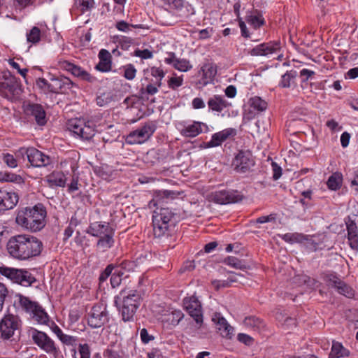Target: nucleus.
Returning a JSON list of instances; mask_svg holds the SVG:
<instances>
[{"mask_svg":"<svg viewBox=\"0 0 358 358\" xmlns=\"http://www.w3.org/2000/svg\"><path fill=\"white\" fill-rule=\"evenodd\" d=\"M45 182L52 188L64 187L66 185V178L62 171H53L45 177Z\"/></svg>","mask_w":358,"mask_h":358,"instance_id":"nucleus-28","label":"nucleus"},{"mask_svg":"<svg viewBox=\"0 0 358 358\" xmlns=\"http://www.w3.org/2000/svg\"><path fill=\"white\" fill-rule=\"evenodd\" d=\"M350 352L343 347L341 343L333 341L329 358H340L349 357Z\"/></svg>","mask_w":358,"mask_h":358,"instance_id":"nucleus-32","label":"nucleus"},{"mask_svg":"<svg viewBox=\"0 0 358 358\" xmlns=\"http://www.w3.org/2000/svg\"><path fill=\"white\" fill-rule=\"evenodd\" d=\"M19 196L13 191L0 189V212L13 209L18 203Z\"/></svg>","mask_w":358,"mask_h":358,"instance_id":"nucleus-20","label":"nucleus"},{"mask_svg":"<svg viewBox=\"0 0 358 358\" xmlns=\"http://www.w3.org/2000/svg\"><path fill=\"white\" fill-rule=\"evenodd\" d=\"M123 272L116 268L114 273L112 274L110 278V283L113 287H116L121 283V275H123Z\"/></svg>","mask_w":358,"mask_h":358,"instance_id":"nucleus-48","label":"nucleus"},{"mask_svg":"<svg viewBox=\"0 0 358 358\" xmlns=\"http://www.w3.org/2000/svg\"><path fill=\"white\" fill-rule=\"evenodd\" d=\"M243 324L246 327L251 328L254 331H260L264 327V322L255 316L246 317Z\"/></svg>","mask_w":358,"mask_h":358,"instance_id":"nucleus-35","label":"nucleus"},{"mask_svg":"<svg viewBox=\"0 0 358 358\" xmlns=\"http://www.w3.org/2000/svg\"><path fill=\"white\" fill-rule=\"evenodd\" d=\"M173 67L180 71L186 72L190 70L192 66L190 64L189 60L186 59H178L173 64Z\"/></svg>","mask_w":358,"mask_h":358,"instance_id":"nucleus-41","label":"nucleus"},{"mask_svg":"<svg viewBox=\"0 0 358 358\" xmlns=\"http://www.w3.org/2000/svg\"><path fill=\"white\" fill-rule=\"evenodd\" d=\"M26 155L30 164L35 167L47 166L50 164V157L35 148H20L16 152L17 157Z\"/></svg>","mask_w":358,"mask_h":358,"instance_id":"nucleus-7","label":"nucleus"},{"mask_svg":"<svg viewBox=\"0 0 358 358\" xmlns=\"http://www.w3.org/2000/svg\"><path fill=\"white\" fill-rule=\"evenodd\" d=\"M142 301L141 294L134 289L124 288L115 296L114 303L124 322L134 320Z\"/></svg>","mask_w":358,"mask_h":358,"instance_id":"nucleus-2","label":"nucleus"},{"mask_svg":"<svg viewBox=\"0 0 358 358\" xmlns=\"http://www.w3.org/2000/svg\"><path fill=\"white\" fill-rule=\"evenodd\" d=\"M172 9H180L183 6V0H164Z\"/></svg>","mask_w":358,"mask_h":358,"instance_id":"nucleus-59","label":"nucleus"},{"mask_svg":"<svg viewBox=\"0 0 358 358\" xmlns=\"http://www.w3.org/2000/svg\"><path fill=\"white\" fill-rule=\"evenodd\" d=\"M113 101V96L109 92H104L98 96L96 99V104L99 106H104Z\"/></svg>","mask_w":358,"mask_h":358,"instance_id":"nucleus-45","label":"nucleus"},{"mask_svg":"<svg viewBox=\"0 0 358 358\" xmlns=\"http://www.w3.org/2000/svg\"><path fill=\"white\" fill-rule=\"evenodd\" d=\"M296 76L297 73L296 71H287L286 73L282 76L280 85L282 87H290L292 84L294 83V79Z\"/></svg>","mask_w":358,"mask_h":358,"instance_id":"nucleus-38","label":"nucleus"},{"mask_svg":"<svg viewBox=\"0 0 358 358\" xmlns=\"http://www.w3.org/2000/svg\"><path fill=\"white\" fill-rule=\"evenodd\" d=\"M159 87L157 85H155V82L154 84H149L146 86L145 89L142 88L141 90V94H144L145 93L149 94V95H154L158 92Z\"/></svg>","mask_w":358,"mask_h":358,"instance_id":"nucleus-56","label":"nucleus"},{"mask_svg":"<svg viewBox=\"0 0 358 358\" xmlns=\"http://www.w3.org/2000/svg\"><path fill=\"white\" fill-rule=\"evenodd\" d=\"M0 274L13 282L24 287L31 286L36 282L35 277L28 271L0 266Z\"/></svg>","mask_w":358,"mask_h":358,"instance_id":"nucleus-5","label":"nucleus"},{"mask_svg":"<svg viewBox=\"0 0 358 358\" xmlns=\"http://www.w3.org/2000/svg\"><path fill=\"white\" fill-rule=\"evenodd\" d=\"M59 65L61 69L70 72L73 76L78 78L82 80L88 82L91 84H93L97 81V79L95 76L91 75L89 72L84 70L81 67L75 65L74 64L68 61H60Z\"/></svg>","mask_w":358,"mask_h":358,"instance_id":"nucleus-17","label":"nucleus"},{"mask_svg":"<svg viewBox=\"0 0 358 358\" xmlns=\"http://www.w3.org/2000/svg\"><path fill=\"white\" fill-rule=\"evenodd\" d=\"M183 84V78L182 76H177L174 74L168 80V86L169 88L176 90Z\"/></svg>","mask_w":358,"mask_h":358,"instance_id":"nucleus-43","label":"nucleus"},{"mask_svg":"<svg viewBox=\"0 0 358 358\" xmlns=\"http://www.w3.org/2000/svg\"><path fill=\"white\" fill-rule=\"evenodd\" d=\"M114 266L112 264L108 265L99 275L100 282H104L110 275H112Z\"/></svg>","mask_w":358,"mask_h":358,"instance_id":"nucleus-53","label":"nucleus"},{"mask_svg":"<svg viewBox=\"0 0 358 358\" xmlns=\"http://www.w3.org/2000/svg\"><path fill=\"white\" fill-rule=\"evenodd\" d=\"M313 71L306 69H301L299 73L301 90L308 97H310L313 94Z\"/></svg>","mask_w":358,"mask_h":358,"instance_id":"nucleus-27","label":"nucleus"},{"mask_svg":"<svg viewBox=\"0 0 358 358\" xmlns=\"http://www.w3.org/2000/svg\"><path fill=\"white\" fill-rule=\"evenodd\" d=\"M212 321L222 337L231 338L234 332V328L228 324L227 321L220 313L213 314Z\"/></svg>","mask_w":358,"mask_h":358,"instance_id":"nucleus-23","label":"nucleus"},{"mask_svg":"<svg viewBox=\"0 0 358 358\" xmlns=\"http://www.w3.org/2000/svg\"><path fill=\"white\" fill-rule=\"evenodd\" d=\"M247 21L255 29H257L264 24V19L262 17L260 12L257 10H255L252 15L248 16Z\"/></svg>","mask_w":358,"mask_h":358,"instance_id":"nucleus-36","label":"nucleus"},{"mask_svg":"<svg viewBox=\"0 0 358 358\" xmlns=\"http://www.w3.org/2000/svg\"><path fill=\"white\" fill-rule=\"evenodd\" d=\"M22 325V321L18 315L7 313L0 321L1 337L3 340L10 338L15 334V331L20 329Z\"/></svg>","mask_w":358,"mask_h":358,"instance_id":"nucleus-10","label":"nucleus"},{"mask_svg":"<svg viewBox=\"0 0 358 358\" xmlns=\"http://www.w3.org/2000/svg\"><path fill=\"white\" fill-rule=\"evenodd\" d=\"M8 293V289L6 285L0 282V312L2 310L5 299Z\"/></svg>","mask_w":358,"mask_h":358,"instance_id":"nucleus-52","label":"nucleus"},{"mask_svg":"<svg viewBox=\"0 0 358 358\" xmlns=\"http://www.w3.org/2000/svg\"><path fill=\"white\" fill-rule=\"evenodd\" d=\"M178 193L173 191H159L157 193L155 198L150 201V205L153 203L154 206H162L164 203H168L169 201L174 199L178 196ZM173 216V213L169 208L161 207L160 209L157 208L154 211L152 219H159V222H163L168 224V225H171L170 222L171 221Z\"/></svg>","mask_w":358,"mask_h":358,"instance_id":"nucleus-4","label":"nucleus"},{"mask_svg":"<svg viewBox=\"0 0 358 358\" xmlns=\"http://www.w3.org/2000/svg\"><path fill=\"white\" fill-rule=\"evenodd\" d=\"M202 71L203 73V76L207 77H213L215 74V70L214 68L210 65H205L202 67Z\"/></svg>","mask_w":358,"mask_h":358,"instance_id":"nucleus-63","label":"nucleus"},{"mask_svg":"<svg viewBox=\"0 0 358 358\" xmlns=\"http://www.w3.org/2000/svg\"><path fill=\"white\" fill-rule=\"evenodd\" d=\"M94 6V0H75L74 6L79 9L81 13L92 9Z\"/></svg>","mask_w":358,"mask_h":358,"instance_id":"nucleus-37","label":"nucleus"},{"mask_svg":"<svg viewBox=\"0 0 358 358\" xmlns=\"http://www.w3.org/2000/svg\"><path fill=\"white\" fill-rule=\"evenodd\" d=\"M41 38V31L36 27H34L27 34V41L32 43H36L39 41Z\"/></svg>","mask_w":358,"mask_h":358,"instance_id":"nucleus-44","label":"nucleus"},{"mask_svg":"<svg viewBox=\"0 0 358 358\" xmlns=\"http://www.w3.org/2000/svg\"><path fill=\"white\" fill-rule=\"evenodd\" d=\"M68 129L83 140H90L95 134L94 127L80 119H71L67 122Z\"/></svg>","mask_w":358,"mask_h":358,"instance_id":"nucleus-11","label":"nucleus"},{"mask_svg":"<svg viewBox=\"0 0 358 358\" xmlns=\"http://www.w3.org/2000/svg\"><path fill=\"white\" fill-rule=\"evenodd\" d=\"M358 77V67L350 69L345 75V78L355 79Z\"/></svg>","mask_w":358,"mask_h":358,"instance_id":"nucleus-64","label":"nucleus"},{"mask_svg":"<svg viewBox=\"0 0 358 358\" xmlns=\"http://www.w3.org/2000/svg\"><path fill=\"white\" fill-rule=\"evenodd\" d=\"M3 162L10 168H15L17 166V159L13 155L4 154L3 157Z\"/></svg>","mask_w":358,"mask_h":358,"instance_id":"nucleus-49","label":"nucleus"},{"mask_svg":"<svg viewBox=\"0 0 358 358\" xmlns=\"http://www.w3.org/2000/svg\"><path fill=\"white\" fill-rule=\"evenodd\" d=\"M211 284L216 290H219L222 288L229 287L230 286V282L226 280H212Z\"/></svg>","mask_w":358,"mask_h":358,"instance_id":"nucleus-50","label":"nucleus"},{"mask_svg":"<svg viewBox=\"0 0 358 358\" xmlns=\"http://www.w3.org/2000/svg\"><path fill=\"white\" fill-rule=\"evenodd\" d=\"M73 83L66 77L52 78L50 85V92L52 93H66L70 90Z\"/></svg>","mask_w":358,"mask_h":358,"instance_id":"nucleus-26","label":"nucleus"},{"mask_svg":"<svg viewBox=\"0 0 358 358\" xmlns=\"http://www.w3.org/2000/svg\"><path fill=\"white\" fill-rule=\"evenodd\" d=\"M170 316L171 319L169 318V320H171L172 324L176 325L182 319L184 315L180 310H174L171 313Z\"/></svg>","mask_w":358,"mask_h":358,"instance_id":"nucleus-54","label":"nucleus"},{"mask_svg":"<svg viewBox=\"0 0 358 358\" xmlns=\"http://www.w3.org/2000/svg\"><path fill=\"white\" fill-rule=\"evenodd\" d=\"M250 106L257 111H263L267 108V103L259 96H255L250 100Z\"/></svg>","mask_w":358,"mask_h":358,"instance_id":"nucleus-40","label":"nucleus"},{"mask_svg":"<svg viewBox=\"0 0 358 358\" xmlns=\"http://www.w3.org/2000/svg\"><path fill=\"white\" fill-rule=\"evenodd\" d=\"M150 73L153 77L156 78L155 85L161 87L162 80L165 76L164 71L160 68L153 66L150 69Z\"/></svg>","mask_w":358,"mask_h":358,"instance_id":"nucleus-42","label":"nucleus"},{"mask_svg":"<svg viewBox=\"0 0 358 358\" xmlns=\"http://www.w3.org/2000/svg\"><path fill=\"white\" fill-rule=\"evenodd\" d=\"M29 335L31 337L34 343L46 353L53 355L58 354L59 350L54 341L45 333L36 329H31L29 331Z\"/></svg>","mask_w":358,"mask_h":358,"instance_id":"nucleus-8","label":"nucleus"},{"mask_svg":"<svg viewBox=\"0 0 358 358\" xmlns=\"http://www.w3.org/2000/svg\"><path fill=\"white\" fill-rule=\"evenodd\" d=\"M99 62L96 64L95 69L101 72H108L111 70V55L105 50L101 49L99 52Z\"/></svg>","mask_w":358,"mask_h":358,"instance_id":"nucleus-29","label":"nucleus"},{"mask_svg":"<svg viewBox=\"0 0 358 358\" xmlns=\"http://www.w3.org/2000/svg\"><path fill=\"white\" fill-rule=\"evenodd\" d=\"M46 210L41 203L20 209L16 216L18 225L31 231L41 230L45 225Z\"/></svg>","mask_w":358,"mask_h":358,"instance_id":"nucleus-3","label":"nucleus"},{"mask_svg":"<svg viewBox=\"0 0 358 358\" xmlns=\"http://www.w3.org/2000/svg\"><path fill=\"white\" fill-rule=\"evenodd\" d=\"M208 106L213 111L221 112L228 107L229 103L223 96L214 95L208 99Z\"/></svg>","mask_w":358,"mask_h":358,"instance_id":"nucleus-30","label":"nucleus"},{"mask_svg":"<svg viewBox=\"0 0 358 358\" xmlns=\"http://www.w3.org/2000/svg\"><path fill=\"white\" fill-rule=\"evenodd\" d=\"M243 196L236 190H221L212 192L209 200L218 204H228L242 201Z\"/></svg>","mask_w":358,"mask_h":358,"instance_id":"nucleus-14","label":"nucleus"},{"mask_svg":"<svg viewBox=\"0 0 358 358\" xmlns=\"http://www.w3.org/2000/svg\"><path fill=\"white\" fill-rule=\"evenodd\" d=\"M24 113L27 115L32 117L39 126L47 123L46 113L43 107L38 103H28L24 106Z\"/></svg>","mask_w":358,"mask_h":358,"instance_id":"nucleus-19","label":"nucleus"},{"mask_svg":"<svg viewBox=\"0 0 358 358\" xmlns=\"http://www.w3.org/2000/svg\"><path fill=\"white\" fill-rule=\"evenodd\" d=\"M136 266V265L135 264V263L134 262L124 261L120 264V267L117 268V270H120L121 271H122V270H125L127 271H134Z\"/></svg>","mask_w":358,"mask_h":358,"instance_id":"nucleus-55","label":"nucleus"},{"mask_svg":"<svg viewBox=\"0 0 358 358\" xmlns=\"http://www.w3.org/2000/svg\"><path fill=\"white\" fill-rule=\"evenodd\" d=\"M103 356L106 358H124L120 350H116L114 347L107 348Z\"/></svg>","mask_w":358,"mask_h":358,"instance_id":"nucleus-47","label":"nucleus"},{"mask_svg":"<svg viewBox=\"0 0 358 358\" xmlns=\"http://www.w3.org/2000/svg\"><path fill=\"white\" fill-rule=\"evenodd\" d=\"M255 165L252 155L249 151H239L232 161L231 166L237 173H246Z\"/></svg>","mask_w":358,"mask_h":358,"instance_id":"nucleus-15","label":"nucleus"},{"mask_svg":"<svg viewBox=\"0 0 358 358\" xmlns=\"http://www.w3.org/2000/svg\"><path fill=\"white\" fill-rule=\"evenodd\" d=\"M124 70V77L129 80H132L136 77V69L131 64H127L122 67Z\"/></svg>","mask_w":358,"mask_h":358,"instance_id":"nucleus-46","label":"nucleus"},{"mask_svg":"<svg viewBox=\"0 0 358 358\" xmlns=\"http://www.w3.org/2000/svg\"><path fill=\"white\" fill-rule=\"evenodd\" d=\"M157 127L155 123L149 122L142 127L131 131L126 138L129 144H141L147 141L153 135Z\"/></svg>","mask_w":358,"mask_h":358,"instance_id":"nucleus-9","label":"nucleus"},{"mask_svg":"<svg viewBox=\"0 0 358 358\" xmlns=\"http://www.w3.org/2000/svg\"><path fill=\"white\" fill-rule=\"evenodd\" d=\"M43 243L38 238L29 234L11 236L6 243L8 255L17 260H27L41 255Z\"/></svg>","mask_w":358,"mask_h":358,"instance_id":"nucleus-1","label":"nucleus"},{"mask_svg":"<svg viewBox=\"0 0 358 358\" xmlns=\"http://www.w3.org/2000/svg\"><path fill=\"white\" fill-rule=\"evenodd\" d=\"M328 285L335 288L337 292L345 296L352 299L355 296V290L344 281L340 279L336 273H328L324 277Z\"/></svg>","mask_w":358,"mask_h":358,"instance_id":"nucleus-16","label":"nucleus"},{"mask_svg":"<svg viewBox=\"0 0 358 358\" xmlns=\"http://www.w3.org/2000/svg\"><path fill=\"white\" fill-rule=\"evenodd\" d=\"M348 231V240L351 249L358 251V228L355 222L350 216L345 218Z\"/></svg>","mask_w":358,"mask_h":358,"instance_id":"nucleus-22","label":"nucleus"},{"mask_svg":"<svg viewBox=\"0 0 358 358\" xmlns=\"http://www.w3.org/2000/svg\"><path fill=\"white\" fill-rule=\"evenodd\" d=\"M135 55L142 59H150L152 57V52L148 50V49H145L143 50H136L135 51Z\"/></svg>","mask_w":358,"mask_h":358,"instance_id":"nucleus-61","label":"nucleus"},{"mask_svg":"<svg viewBox=\"0 0 358 358\" xmlns=\"http://www.w3.org/2000/svg\"><path fill=\"white\" fill-rule=\"evenodd\" d=\"M238 340L246 345H251L253 343V338L245 334H239L238 335Z\"/></svg>","mask_w":358,"mask_h":358,"instance_id":"nucleus-60","label":"nucleus"},{"mask_svg":"<svg viewBox=\"0 0 358 358\" xmlns=\"http://www.w3.org/2000/svg\"><path fill=\"white\" fill-rule=\"evenodd\" d=\"M114 234L115 231L99 238L96 245L97 249L101 252H106L113 247L115 243Z\"/></svg>","mask_w":358,"mask_h":358,"instance_id":"nucleus-33","label":"nucleus"},{"mask_svg":"<svg viewBox=\"0 0 358 358\" xmlns=\"http://www.w3.org/2000/svg\"><path fill=\"white\" fill-rule=\"evenodd\" d=\"M183 306L196 324L201 325L203 322L201 304L196 297L191 296L183 299Z\"/></svg>","mask_w":358,"mask_h":358,"instance_id":"nucleus-18","label":"nucleus"},{"mask_svg":"<svg viewBox=\"0 0 358 358\" xmlns=\"http://www.w3.org/2000/svg\"><path fill=\"white\" fill-rule=\"evenodd\" d=\"M178 127L180 134L187 138H194L202 132L209 131L206 124L199 121L182 122L178 124Z\"/></svg>","mask_w":358,"mask_h":358,"instance_id":"nucleus-13","label":"nucleus"},{"mask_svg":"<svg viewBox=\"0 0 358 358\" xmlns=\"http://www.w3.org/2000/svg\"><path fill=\"white\" fill-rule=\"evenodd\" d=\"M59 338L64 344L67 345H73L77 341L76 337L64 334V333L62 334V336H61Z\"/></svg>","mask_w":358,"mask_h":358,"instance_id":"nucleus-51","label":"nucleus"},{"mask_svg":"<svg viewBox=\"0 0 358 358\" xmlns=\"http://www.w3.org/2000/svg\"><path fill=\"white\" fill-rule=\"evenodd\" d=\"M224 263L236 269L244 270L246 268V265L244 262L238 259L235 257H228L224 259Z\"/></svg>","mask_w":358,"mask_h":358,"instance_id":"nucleus-39","label":"nucleus"},{"mask_svg":"<svg viewBox=\"0 0 358 358\" xmlns=\"http://www.w3.org/2000/svg\"><path fill=\"white\" fill-rule=\"evenodd\" d=\"M280 49V44L276 41L263 43L254 47L249 51L251 56H268L278 52Z\"/></svg>","mask_w":358,"mask_h":358,"instance_id":"nucleus-21","label":"nucleus"},{"mask_svg":"<svg viewBox=\"0 0 358 358\" xmlns=\"http://www.w3.org/2000/svg\"><path fill=\"white\" fill-rule=\"evenodd\" d=\"M343 183V175L340 172L332 173L327 181V187L329 189L336 191L339 189Z\"/></svg>","mask_w":358,"mask_h":358,"instance_id":"nucleus-34","label":"nucleus"},{"mask_svg":"<svg viewBox=\"0 0 358 358\" xmlns=\"http://www.w3.org/2000/svg\"><path fill=\"white\" fill-rule=\"evenodd\" d=\"M131 27H134V26L124 21H120L116 24V28L122 31H129Z\"/></svg>","mask_w":358,"mask_h":358,"instance_id":"nucleus-62","label":"nucleus"},{"mask_svg":"<svg viewBox=\"0 0 358 358\" xmlns=\"http://www.w3.org/2000/svg\"><path fill=\"white\" fill-rule=\"evenodd\" d=\"M153 234L155 238L168 236L171 225L159 221V219H152Z\"/></svg>","mask_w":358,"mask_h":358,"instance_id":"nucleus-31","label":"nucleus"},{"mask_svg":"<svg viewBox=\"0 0 358 358\" xmlns=\"http://www.w3.org/2000/svg\"><path fill=\"white\" fill-rule=\"evenodd\" d=\"M108 320V312L106 308L100 304L94 305L88 314L87 323L94 329L103 327Z\"/></svg>","mask_w":358,"mask_h":358,"instance_id":"nucleus-12","label":"nucleus"},{"mask_svg":"<svg viewBox=\"0 0 358 358\" xmlns=\"http://www.w3.org/2000/svg\"><path fill=\"white\" fill-rule=\"evenodd\" d=\"M19 302L21 307L38 323L45 324L49 321L48 313L38 303L26 296H20Z\"/></svg>","mask_w":358,"mask_h":358,"instance_id":"nucleus-6","label":"nucleus"},{"mask_svg":"<svg viewBox=\"0 0 358 358\" xmlns=\"http://www.w3.org/2000/svg\"><path fill=\"white\" fill-rule=\"evenodd\" d=\"M2 179L7 182H21L22 181V178L20 176L13 173H5Z\"/></svg>","mask_w":358,"mask_h":358,"instance_id":"nucleus-58","label":"nucleus"},{"mask_svg":"<svg viewBox=\"0 0 358 358\" xmlns=\"http://www.w3.org/2000/svg\"><path fill=\"white\" fill-rule=\"evenodd\" d=\"M236 134V131L233 128H227L221 131L214 134L211 140L205 144V148H213L220 145L223 142L230 137H233Z\"/></svg>","mask_w":358,"mask_h":358,"instance_id":"nucleus-24","label":"nucleus"},{"mask_svg":"<svg viewBox=\"0 0 358 358\" xmlns=\"http://www.w3.org/2000/svg\"><path fill=\"white\" fill-rule=\"evenodd\" d=\"M78 350L80 358H90V350L87 344H80Z\"/></svg>","mask_w":358,"mask_h":358,"instance_id":"nucleus-57","label":"nucleus"},{"mask_svg":"<svg viewBox=\"0 0 358 358\" xmlns=\"http://www.w3.org/2000/svg\"><path fill=\"white\" fill-rule=\"evenodd\" d=\"M115 231L114 229L110 226L108 222H95L91 223L87 228V233L92 236L100 238L105 235L109 234Z\"/></svg>","mask_w":358,"mask_h":358,"instance_id":"nucleus-25","label":"nucleus"}]
</instances>
